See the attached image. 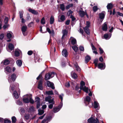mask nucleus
I'll return each mask as SVG.
<instances>
[{
	"label": "nucleus",
	"mask_w": 123,
	"mask_h": 123,
	"mask_svg": "<svg viewBox=\"0 0 123 123\" xmlns=\"http://www.w3.org/2000/svg\"><path fill=\"white\" fill-rule=\"evenodd\" d=\"M24 98L23 99V101L25 103H28L30 102L31 104L34 103V101L32 99L31 96L30 95H27L25 96Z\"/></svg>",
	"instance_id": "f257e3e1"
},
{
	"label": "nucleus",
	"mask_w": 123,
	"mask_h": 123,
	"mask_svg": "<svg viewBox=\"0 0 123 123\" xmlns=\"http://www.w3.org/2000/svg\"><path fill=\"white\" fill-rule=\"evenodd\" d=\"M80 89L81 90H82L86 93L88 92V89L85 86V83L83 81H81L80 83Z\"/></svg>",
	"instance_id": "f03ea898"
},
{
	"label": "nucleus",
	"mask_w": 123,
	"mask_h": 123,
	"mask_svg": "<svg viewBox=\"0 0 123 123\" xmlns=\"http://www.w3.org/2000/svg\"><path fill=\"white\" fill-rule=\"evenodd\" d=\"M54 73L53 72L49 73L46 74L45 76V80H47L52 78L54 76Z\"/></svg>",
	"instance_id": "7ed1b4c3"
},
{
	"label": "nucleus",
	"mask_w": 123,
	"mask_h": 123,
	"mask_svg": "<svg viewBox=\"0 0 123 123\" xmlns=\"http://www.w3.org/2000/svg\"><path fill=\"white\" fill-rule=\"evenodd\" d=\"M16 78V76L15 74H12L11 77L9 76L8 78V81L9 83H11L12 81H15Z\"/></svg>",
	"instance_id": "20e7f679"
},
{
	"label": "nucleus",
	"mask_w": 123,
	"mask_h": 123,
	"mask_svg": "<svg viewBox=\"0 0 123 123\" xmlns=\"http://www.w3.org/2000/svg\"><path fill=\"white\" fill-rule=\"evenodd\" d=\"M88 122L91 123H99L98 120L97 118L96 119L94 118L93 117H91L88 120Z\"/></svg>",
	"instance_id": "39448f33"
},
{
	"label": "nucleus",
	"mask_w": 123,
	"mask_h": 123,
	"mask_svg": "<svg viewBox=\"0 0 123 123\" xmlns=\"http://www.w3.org/2000/svg\"><path fill=\"white\" fill-rule=\"evenodd\" d=\"M62 106V102L57 107H55L53 109V111L54 113H56L58 111Z\"/></svg>",
	"instance_id": "423d86ee"
},
{
	"label": "nucleus",
	"mask_w": 123,
	"mask_h": 123,
	"mask_svg": "<svg viewBox=\"0 0 123 123\" xmlns=\"http://www.w3.org/2000/svg\"><path fill=\"white\" fill-rule=\"evenodd\" d=\"M78 12L80 16L81 17H83L85 15H86L87 18H88V16L86 12H85L82 10H80Z\"/></svg>",
	"instance_id": "0eeeda50"
},
{
	"label": "nucleus",
	"mask_w": 123,
	"mask_h": 123,
	"mask_svg": "<svg viewBox=\"0 0 123 123\" xmlns=\"http://www.w3.org/2000/svg\"><path fill=\"white\" fill-rule=\"evenodd\" d=\"M27 29V27L26 26H22L21 28V30L23 35L25 36L27 35V33L26 32Z\"/></svg>",
	"instance_id": "6e6552de"
},
{
	"label": "nucleus",
	"mask_w": 123,
	"mask_h": 123,
	"mask_svg": "<svg viewBox=\"0 0 123 123\" xmlns=\"http://www.w3.org/2000/svg\"><path fill=\"white\" fill-rule=\"evenodd\" d=\"M51 97L49 96L45 98V100L46 101H48L49 103H52L53 104H54V101L53 99H51Z\"/></svg>",
	"instance_id": "1a4fd4ad"
},
{
	"label": "nucleus",
	"mask_w": 123,
	"mask_h": 123,
	"mask_svg": "<svg viewBox=\"0 0 123 123\" xmlns=\"http://www.w3.org/2000/svg\"><path fill=\"white\" fill-rule=\"evenodd\" d=\"M46 84L48 87H51L52 89H55V87L54 86V84L53 83L48 81H47Z\"/></svg>",
	"instance_id": "9d476101"
},
{
	"label": "nucleus",
	"mask_w": 123,
	"mask_h": 123,
	"mask_svg": "<svg viewBox=\"0 0 123 123\" xmlns=\"http://www.w3.org/2000/svg\"><path fill=\"white\" fill-rule=\"evenodd\" d=\"M11 71V69L10 67H6L5 68V72L7 74L10 73Z\"/></svg>",
	"instance_id": "9b49d317"
},
{
	"label": "nucleus",
	"mask_w": 123,
	"mask_h": 123,
	"mask_svg": "<svg viewBox=\"0 0 123 123\" xmlns=\"http://www.w3.org/2000/svg\"><path fill=\"white\" fill-rule=\"evenodd\" d=\"M91 98L89 96H87L85 99V103L87 105L89 104Z\"/></svg>",
	"instance_id": "f8f14e48"
},
{
	"label": "nucleus",
	"mask_w": 123,
	"mask_h": 123,
	"mask_svg": "<svg viewBox=\"0 0 123 123\" xmlns=\"http://www.w3.org/2000/svg\"><path fill=\"white\" fill-rule=\"evenodd\" d=\"M94 107L96 110H98L99 108V105L97 101L94 102Z\"/></svg>",
	"instance_id": "ddd939ff"
},
{
	"label": "nucleus",
	"mask_w": 123,
	"mask_h": 123,
	"mask_svg": "<svg viewBox=\"0 0 123 123\" xmlns=\"http://www.w3.org/2000/svg\"><path fill=\"white\" fill-rule=\"evenodd\" d=\"M62 54L63 55L66 57L68 55V53L66 49H63L62 51Z\"/></svg>",
	"instance_id": "4468645a"
},
{
	"label": "nucleus",
	"mask_w": 123,
	"mask_h": 123,
	"mask_svg": "<svg viewBox=\"0 0 123 123\" xmlns=\"http://www.w3.org/2000/svg\"><path fill=\"white\" fill-rule=\"evenodd\" d=\"M60 19H58V21L59 22H62L65 20V16L63 15H62L60 16Z\"/></svg>",
	"instance_id": "2eb2a0df"
},
{
	"label": "nucleus",
	"mask_w": 123,
	"mask_h": 123,
	"mask_svg": "<svg viewBox=\"0 0 123 123\" xmlns=\"http://www.w3.org/2000/svg\"><path fill=\"white\" fill-rule=\"evenodd\" d=\"M98 67L101 69H104L105 68V66L102 63H99L98 65Z\"/></svg>",
	"instance_id": "dca6fc26"
},
{
	"label": "nucleus",
	"mask_w": 123,
	"mask_h": 123,
	"mask_svg": "<svg viewBox=\"0 0 123 123\" xmlns=\"http://www.w3.org/2000/svg\"><path fill=\"white\" fill-rule=\"evenodd\" d=\"M102 29L103 31H106L107 29V23L105 22L103 24L102 27Z\"/></svg>",
	"instance_id": "f3484780"
},
{
	"label": "nucleus",
	"mask_w": 123,
	"mask_h": 123,
	"mask_svg": "<svg viewBox=\"0 0 123 123\" xmlns=\"http://www.w3.org/2000/svg\"><path fill=\"white\" fill-rule=\"evenodd\" d=\"M28 11L29 12L34 14L37 15L38 14V13L37 11L32 9L31 8L29 9Z\"/></svg>",
	"instance_id": "a211bd4d"
},
{
	"label": "nucleus",
	"mask_w": 123,
	"mask_h": 123,
	"mask_svg": "<svg viewBox=\"0 0 123 123\" xmlns=\"http://www.w3.org/2000/svg\"><path fill=\"white\" fill-rule=\"evenodd\" d=\"M62 33L63 34L62 36V39L64 38L66 36L67 32L66 30H63L62 31Z\"/></svg>",
	"instance_id": "6ab92c4d"
},
{
	"label": "nucleus",
	"mask_w": 123,
	"mask_h": 123,
	"mask_svg": "<svg viewBox=\"0 0 123 123\" xmlns=\"http://www.w3.org/2000/svg\"><path fill=\"white\" fill-rule=\"evenodd\" d=\"M42 84V81L40 80L39 83L38 87V88L40 90H42L43 89Z\"/></svg>",
	"instance_id": "aec40b11"
},
{
	"label": "nucleus",
	"mask_w": 123,
	"mask_h": 123,
	"mask_svg": "<svg viewBox=\"0 0 123 123\" xmlns=\"http://www.w3.org/2000/svg\"><path fill=\"white\" fill-rule=\"evenodd\" d=\"M70 40L71 41L72 43L73 44H75L76 42V39L74 38L71 37Z\"/></svg>",
	"instance_id": "412c9836"
},
{
	"label": "nucleus",
	"mask_w": 123,
	"mask_h": 123,
	"mask_svg": "<svg viewBox=\"0 0 123 123\" xmlns=\"http://www.w3.org/2000/svg\"><path fill=\"white\" fill-rule=\"evenodd\" d=\"M71 75L72 77L74 79H76L77 77L76 74L73 71L71 73Z\"/></svg>",
	"instance_id": "4be33fe9"
},
{
	"label": "nucleus",
	"mask_w": 123,
	"mask_h": 123,
	"mask_svg": "<svg viewBox=\"0 0 123 123\" xmlns=\"http://www.w3.org/2000/svg\"><path fill=\"white\" fill-rule=\"evenodd\" d=\"M100 18L101 19H103L105 17V12H102L99 14Z\"/></svg>",
	"instance_id": "5701e85b"
},
{
	"label": "nucleus",
	"mask_w": 123,
	"mask_h": 123,
	"mask_svg": "<svg viewBox=\"0 0 123 123\" xmlns=\"http://www.w3.org/2000/svg\"><path fill=\"white\" fill-rule=\"evenodd\" d=\"M88 27L87 26H86L84 28V30L86 33L87 34H90V31Z\"/></svg>",
	"instance_id": "b1692460"
},
{
	"label": "nucleus",
	"mask_w": 123,
	"mask_h": 123,
	"mask_svg": "<svg viewBox=\"0 0 123 123\" xmlns=\"http://www.w3.org/2000/svg\"><path fill=\"white\" fill-rule=\"evenodd\" d=\"M106 7L108 10H110L113 7V5L112 3H110L108 4Z\"/></svg>",
	"instance_id": "393cba45"
},
{
	"label": "nucleus",
	"mask_w": 123,
	"mask_h": 123,
	"mask_svg": "<svg viewBox=\"0 0 123 123\" xmlns=\"http://www.w3.org/2000/svg\"><path fill=\"white\" fill-rule=\"evenodd\" d=\"M16 62L17 65L19 67H21L22 65V62L21 60H17Z\"/></svg>",
	"instance_id": "a878e982"
},
{
	"label": "nucleus",
	"mask_w": 123,
	"mask_h": 123,
	"mask_svg": "<svg viewBox=\"0 0 123 123\" xmlns=\"http://www.w3.org/2000/svg\"><path fill=\"white\" fill-rule=\"evenodd\" d=\"M74 67L76 68V70L78 72H79L80 71V68L78 66L77 63H75L74 64Z\"/></svg>",
	"instance_id": "bb28decb"
},
{
	"label": "nucleus",
	"mask_w": 123,
	"mask_h": 123,
	"mask_svg": "<svg viewBox=\"0 0 123 123\" xmlns=\"http://www.w3.org/2000/svg\"><path fill=\"white\" fill-rule=\"evenodd\" d=\"M91 58L88 55L86 56L85 58V62L87 63L90 60Z\"/></svg>",
	"instance_id": "cd10ccee"
},
{
	"label": "nucleus",
	"mask_w": 123,
	"mask_h": 123,
	"mask_svg": "<svg viewBox=\"0 0 123 123\" xmlns=\"http://www.w3.org/2000/svg\"><path fill=\"white\" fill-rule=\"evenodd\" d=\"M8 47L9 49L11 50H12L14 48L13 45L12 43H10L8 45Z\"/></svg>",
	"instance_id": "c85d7f7f"
},
{
	"label": "nucleus",
	"mask_w": 123,
	"mask_h": 123,
	"mask_svg": "<svg viewBox=\"0 0 123 123\" xmlns=\"http://www.w3.org/2000/svg\"><path fill=\"white\" fill-rule=\"evenodd\" d=\"M21 51L19 50H18L15 52V55L16 56H19V54Z\"/></svg>",
	"instance_id": "c756f323"
},
{
	"label": "nucleus",
	"mask_w": 123,
	"mask_h": 123,
	"mask_svg": "<svg viewBox=\"0 0 123 123\" xmlns=\"http://www.w3.org/2000/svg\"><path fill=\"white\" fill-rule=\"evenodd\" d=\"M54 19L53 16H51L50 18V23L51 24H52L54 22Z\"/></svg>",
	"instance_id": "7c9ffc66"
},
{
	"label": "nucleus",
	"mask_w": 123,
	"mask_h": 123,
	"mask_svg": "<svg viewBox=\"0 0 123 123\" xmlns=\"http://www.w3.org/2000/svg\"><path fill=\"white\" fill-rule=\"evenodd\" d=\"M38 114L40 115L43 114L44 112V110H43L39 109L38 110Z\"/></svg>",
	"instance_id": "2f4dec72"
},
{
	"label": "nucleus",
	"mask_w": 123,
	"mask_h": 123,
	"mask_svg": "<svg viewBox=\"0 0 123 123\" xmlns=\"http://www.w3.org/2000/svg\"><path fill=\"white\" fill-rule=\"evenodd\" d=\"M111 35H108V34H105L104 35V38L106 39H109L111 37Z\"/></svg>",
	"instance_id": "473e14b6"
},
{
	"label": "nucleus",
	"mask_w": 123,
	"mask_h": 123,
	"mask_svg": "<svg viewBox=\"0 0 123 123\" xmlns=\"http://www.w3.org/2000/svg\"><path fill=\"white\" fill-rule=\"evenodd\" d=\"M13 95L16 98H18L19 97V96L17 92L16 91H14L13 92Z\"/></svg>",
	"instance_id": "72a5a7b5"
},
{
	"label": "nucleus",
	"mask_w": 123,
	"mask_h": 123,
	"mask_svg": "<svg viewBox=\"0 0 123 123\" xmlns=\"http://www.w3.org/2000/svg\"><path fill=\"white\" fill-rule=\"evenodd\" d=\"M72 48L74 50L75 52H77L78 50V47L75 46H74L72 47Z\"/></svg>",
	"instance_id": "f704fd0d"
},
{
	"label": "nucleus",
	"mask_w": 123,
	"mask_h": 123,
	"mask_svg": "<svg viewBox=\"0 0 123 123\" xmlns=\"http://www.w3.org/2000/svg\"><path fill=\"white\" fill-rule=\"evenodd\" d=\"M19 17L20 18H22L23 17V15L24 13V12L23 11H21L19 12Z\"/></svg>",
	"instance_id": "c9c22d12"
},
{
	"label": "nucleus",
	"mask_w": 123,
	"mask_h": 123,
	"mask_svg": "<svg viewBox=\"0 0 123 123\" xmlns=\"http://www.w3.org/2000/svg\"><path fill=\"white\" fill-rule=\"evenodd\" d=\"M60 8L62 11H64L65 9V6L64 4H61L60 5Z\"/></svg>",
	"instance_id": "e433bc0d"
},
{
	"label": "nucleus",
	"mask_w": 123,
	"mask_h": 123,
	"mask_svg": "<svg viewBox=\"0 0 123 123\" xmlns=\"http://www.w3.org/2000/svg\"><path fill=\"white\" fill-rule=\"evenodd\" d=\"M46 94L48 95H53V92L52 91H50L46 92Z\"/></svg>",
	"instance_id": "4c0bfd02"
},
{
	"label": "nucleus",
	"mask_w": 123,
	"mask_h": 123,
	"mask_svg": "<svg viewBox=\"0 0 123 123\" xmlns=\"http://www.w3.org/2000/svg\"><path fill=\"white\" fill-rule=\"evenodd\" d=\"M35 102L36 103H40V99L38 97H36L35 98Z\"/></svg>",
	"instance_id": "58836bf2"
},
{
	"label": "nucleus",
	"mask_w": 123,
	"mask_h": 123,
	"mask_svg": "<svg viewBox=\"0 0 123 123\" xmlns=\"http://www.w3.org/2000/svg\"><path fill=\"white\" fill-rule=\"evenodd\" d=\"M9 63V60L6 59L4 61V63L5 65H6L8 64Z\"/></svg>",
	"instance_id": "ea45409f"
},
{
	"label": "nucleus",
	"mask_w": 123,
	"mask_h": 123,
	"mask_svg": "<svg viewBox=\"0 0 123 123\" xmlns=\"http://www.w3.org/2000/svg\"><path fill=\"white\" fill-rule=\"evenodd\" d=\"M12 123H15L16 122L17 119L15 117H13L12 118Z\"/></svg>",
	"instance_id": "a19ab883"
},
{
	"label": "nucleus",
	"mask_w": 123,
	"mask_h": 123,
	"mask_svg": "<svg viewBox=\"0 0 123 123\" xmlns=\"http://www.w3.org/2000/svg\"><path fill=\"white\" fill-rule=\"evenodd\" d=\"M8 18L7 17H6L4 20V22L5 24L6 25L7 24L8 22Z\"/></svg>",
	"instance_id": "79ce46f5"
},
{
	"label": "nucleus",
	"mask_w": 123,
	"mask_h": 123,
	"mask_svg": "<svg viewBox=\"0 0 123 123\" xmlns=\"http://www.w3.org/2000/svg\"><path fill=\"white\" fill-rule=\"evenodd\" d=\"M98 61V60L97 59H96L94 61V63L96 66H97Z\"/></svg>",
	"instance_id": "37998d69"
},
{
	"label": "nucleus",
	"mask_w": 123,
	"mask_h": 123,
	"mask_svg": "<svg viewBox=\"0 0 123 123\" xmlns=\"http://www.w3.org/2000/svg\"><path fill=\"white\" fill-rule=\"evenodd\" d=\"M73 6V5L72 4H70L67 6L66 7V9H69V8H70L71 7H72Z\"/></svg>",
	"instance_id": "c03bdc74"
},
{
	"label": "nucleus",
	"mask_w": 123,
	"mask_h": 123,
	"mask_svg": "<svg viewBox=\"0 0 123 123\" xmlns=\"http://www.w3.org/2000/svg\"><path fill=\"white\" fill-rule=\"evenodd\" d=\"M7 36L8 38H10L12 37V34L10 33H7Z\"/></svg>",
	"instance_id": "a18cd8bd"
},
{
	"label": "nucleus",
	"mask_w": 123,
	"mask_h": 123,
	"mask_svg": "<svg viewBox=\"0 0 123 123\" xmlns=\"http://www.w3.org/2000/svg\"><path fill=\"white\" fill-rule=\"evenodd\" d=\"M98 9L97 7L96 6H95L93 7V10L94 12H96Z\"/></svg>",
	"instance_id": "49530a36"
},
{
	"label": "nucleus",
	"mask_w": 123,
	"mask_h": 123,
	"mask_svg": "<svg viewBox=\"0 0 123 123\" xmlns=\"http://www.w3.org/2000/svg\"><path fill=\"white\" fill-rule=\"evenodd\" d=\"M41 23L42 24H44L45 23V21L44 18L43 17L42 19L41 20Z\"/></svg>",
	"instance_id": "de8ad7c7"
},
{
	"label": "nucleus",
	"mask_w": 123,
	"mask_h": 123,
	"mask_svg": "<svg viewBox=\"0 0 123 123\" xmlns=\"http://www.w3.org/2000/svg\"><path fill=\"white\" fill-rule=\"evenodd\" d=\"M11 121L7 119H5L4 121V123H11Z\"/></svg>",
	"instance_id": "09e8293b"
},
{
	"label": "nucleus",
	"mask_w": 123,
	"mask_h": 123,
	"mask_svg": "<svg viewBox=\"0 0 123 123\" xmlns=\"http://www.w3.org/2000/svg\"><path fill=\"white\" fill-rule=\"evenodd\" d=\"M17 104L18 105H22V102L19 100H18L17 102Z\"/></svg>",
	"instance_id": "8fccbe9b"
},
{
	"label": "nucleus",
	"mask_w": 123,
	"mask_h": 123,
	"mask_svg": "<svg viewBox=\"0 0 123 123\" xmlns=\"http://www.w3.org/2000/svg\"><path fill=\"white\" fill-rule=\"evenodd\" d=\"M51 103V104H50L48 106L49 108L50 109L52 108L53 107V105L54 104H53L52 103Z\"/></svg>",
	"instance_id": "3c124183"
},
{
	"label": "nucleus",
	"mask_w": 123,
	"mask_h": 123,
	"mask_svg": "<svg viewBox=\"0 0 123 123\" xmlns=\"http://www.w3.org/2000/svg\"><path fill=\"white\" fill-rule=\"evenodd\" d=\"M79 49L80 51H83L84 50V48L83 46H80L79 47Z\"/></svg>",
	"instance_id": "603ef678"
},
{
	"label": "nucleus",
	"mask_w": 123,
	"mask_h": 123,
	"mask_svg": "<svg viewBox=\"0 0 123 123\" xmlns=\"http://www.w3.org/2000/svg\"><path fill=\"white\" fill-rule=\"evenodd\" d=\"M92 49L93 50H96V49L95 47L92 44H91Z\"/></svg>",
	"instance_id": "864d4df0"
},
{
	"label": "nucleus",
	"mask_w": 123,
	"mask_h": 123,
	"mask_svg": "<svg viewBox=\"0 0 123 123\" xmlns=\"http://www.w3.org/2000/svg\"><path fill=\"white\" fill-rule=\"evenodd\" d=\"M99 49L100 52V54H101L104 52V51L103 50L101 47H99Z\"/></svg>",
	"instance_id": "5fc2aeb1"
},
{
	"label": "nucleus",
	"mask_w": 123,
	"mask_h": 123,
	"mask_svg": "<svg viewBox=\"0 0 123 123\" xmlns=\"http://www.w3.org/2000/svg\"><path fill=\"white\" fill-rule=\"evenodd\" d=\"M9 24H5V25L3 26V28L4 29H5L7 28L8 26H9Z\"/></svg>",
	"instance_id": "6e6d98bb"
},
{
	"label": "nucleus",
	"mask_w": 123,
	"mask_h": 123,
	"mask_svg": "<svg viewBox=\"0 0 123 123\" xmlns=\"http://www.w3.org/2000/svg\"><path fill=\"white\" fill-rule=\"evenodd\" d=\"M33 25V22H31L28 25V26L29 27H31Z\"/></svg>",
	"instance_id": "4d7b16f0"
},
{
	"label": "nucleus",
	"mask_w": 123,
	"mask_h": 123,
	"mask_svg": "<svg viewBox=\"0 0 123 123\" xmlns=\"http://www.w3.org/2000/svg\"><path fill=\"white\" fill-rule=\"evenodd\" d=\"M26 19L28 20H29L31 19L30 15L28 14H27V15Z\"/></svg>",
	"instance_id": "13d9d810"
},
{
	"label": "nucleus",
	"mask_w": 123,
	"mask_h": 123,
	"mask_svg": "<svg viewBox=\"0 0 123 123\" xmlns=\"http://www.w3.org/2000/svg\"><path fill=\"white\" fill-rule=\"evenodd\" d=\"M41 123H48L47 119H44L42 121Z\"/></svg>",
	"instance_id": "bf43d9fd"
},
{
	"label": "nucleus",
	"mask_w": 123,
	"mask_h": 123,
	"mask_svg": "<svg viewBox=\"0 0 123 123\" xmlns=\"http://www.w3.org/2000/svg\"><path fill=\"white\" fill-rule=\"evenodd\" d=\"M41 123H48L47 119H44L42 121Z\"/></svg>",
	"instance_id": "052dcab7"
},
{
	"label": "nucleus",
	"mask_w": 123,
	"mask_h": 123,
	"mask_svg": "<svg viewBox=\"0 0 123 123\" xmlns=\"http://www.w3.org/2000/svg\"><path fill=\"white\" fill-rule=\"evenodd\" d=\"M4 37V35L3 34H2L0 35V39L2 40Z\"/></svg>",
	"instance_id": "680f3d73"
},
{
	"label": "nucleus",
	"mask_w": 123,
	"mask_h": 123,
	"mask_svg": "<svg viewBox=\"0 0 123 123\" xmlns=\"http://www.w3.org/2000/svg\"><path fill=\"white\" fill-rule=\"evenodd\" d=\"M63 96V94H62L61 95H60L59 96V98L61 99L62 101V99H63L62 97Z\"/></svg>",
	"instance_id": "e2e57ef3"
},
{
	"label": "nucleus",
	"mask_w": 123,
	"mask_h": 123,
	"mask_svg": "<svg viewBox=\"0 0 123 123\" xmlns=\"http://www.w3.org/2000/svg\"><path fill=\"white\" fill-rule=\"evenodd\" d=\"M27 54L29 55H31L32 54V51L31 50L29 51L27 53Z\"/></svg>",
	"instance_id": "0e129e2a"
},
{
	"label": "nucleus",
	"mask_w": 123,
	"mask_h": 123,
	"mask_svg": "<svg viewBox=\"0 0 123 123\" xmlns=\"http://www.w3.org/2000/svg\"><path fill=\"white\" fill-rule=\"evenodd\" d=\"M65 86L67 87H69L70 86V84L69 82H67L65 84Z\"/></svg>",
	"instance_id": "69168bd1"
},
{
	"label": "nucleus",
	"mask_w": 123,
	"mask_h": 123,
	"mask_svg": "<svg viewBox=\"0 0 123 123\" xmlns=\"http://www.w3.org/2000/svg\"><path fill=\"white\" fill-rule=\"evenodd\" d=\"M90 23L89 21H87L86 22V26L87 27H89L90 26Z\"/></svg>",
	"instance_id": "338daca9"
},
{
	"label": "nucleus",
	"mask_w": 123,
	"mask_h": 123,
	"mask_svg": "<svg viewBox=\"0 0 123 123\" xmlns=\"http://www.w3.org/2000/svg\"><path fill=\"white\" fill-rule=\"evenodd\" d=\"M117 13L118 15L121 16H122L123 17V14L122 13H120L119 12H117Z\"/></svg>",
	"instance_id": "774afa93"
}]
</instances>
